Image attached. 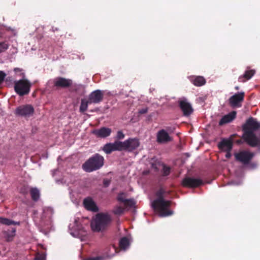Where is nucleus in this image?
<instances>
[{
  "instance_id": "1",
  "label": "nucleus",
  "mask_w": 260,
  "mask_h": 260,
  "mask_svg": "<svg viewBox=\"0 0 260 260\" xmlns=\"http://www.w3.org/2000/svg\"><path fill=\"white\" fill-rule=\"evenodd\" d=\"M243 138L252 147L260 145V123L251 117L243 126Z\"/></svg>"
},
{
  "instance_id": "2",
  "label": "nucleus",
  "mask_w": 260,
  "mask_h": 260,
  "mask_svg": "<svg viewBox=\"0 0 260 260\" xmlns=\"http://www.w3.org/2000/svg\"><path fill=\"white\" fill-rule=\"evenodd\" d=\"M163 190H159L157 192V198L151 204L152 207L158 213L160 217H166L173 214V212L168 210L171 202L165 200L162 196Z\"/></svg>"
},
{
  "instance_id": "3",
  "label": "nucleus",
  "mask_w": 260,
  "mask_h": 260,
  "mask_svg": "<svg viewBox=\"0 0 260 260\" xmlns=\"http://www.w3.org/2000/svg\"><path fill=\"white\" fill-rule=\"evenodd\" d=\"M111 217L107 213H98L91 222L93 231L99 232L106 229L111 221Z\"/></svg>"
},
{
  "instance_id": "4",
  "label": "nucleus",
  "mask_w": 260,
  "mask_h": 260,
  "mask_svg": "<svg viewBox=\"0 0 260 260\" xmlns=\"http://www.w3.org/2000/svg\"><path fill=\"white\" fill-rule=\"evenodd\" d=\"M104 162V157L98 153L89 158L82 166L84 170L91 172L100 169Z\"/></svg>"
},
{
  "instance_id": "5",
  "label": "nucleus",
  "mask_w": 260,
  "mask_h": 260,
  "mask_svg": "<svg viewBox=\"0 0 260 260\" xmlns=\"http://www.w3.org/2000/svg\"><path fill=\"white\" fill-rule=\"evenodd\" d=\"M53 213V209L50 207H44L43 209V212L40 215V217H38L37 211L34 212L33 218L34 221L37 224L43 227L46 225H49L51 224V218Z\"/></svg>"
},
{
  "instance_id": "6",
  "label": "nucleus",
  "mask_w": 260,
  "mask_h": 260,
  "mask_svg": "<svg viewBox=\"0 0 260 260\" xmlns=\"http://www.w3.org/2000/svg\"><path fill=\"white\" fill-rule=\"evenodd\" d=\"M31 85V83L27 79L23 78L15 82L14 89L17 93L22 96L29 92Z\"/></svg>"
},
{
  "instance_id": "7",
  "label": "nucleus",
  "mask_w": 260,
  "mask_h": 260,
  "mask_svg": "<svg viewBox=\"0 0 260 260\" xmlns=\"http://www.w3.org/2000/svg\"><path fill=\"white\" fill-rule=\"evenodd\" d=\"M121 150L132 151L140 145L139 140L136 138H130L124 142H121Z\"/></svg>"
},
{
  "instance_id": "8",
  "label": "nucleus",
  "mask_w": 260,
  "mask_h": 260,
  "mask_svg": "<svg viewBox=\"0 0 260 260\" xmlns=\"http://www.w3.org/2000/svg\"><path fill=\"white\" fill-rule=\"evenodd\" d=\"M244 92L236 93L229 99V103L233 108L241 107V102L244 99Z\"/></svg>"
},
{
  "instance_id": "9",
  "label": "nucleus",
  "mask_w": 260,
  "mask_h": 260,
  "mask_svg": "<svg viewBox=\"0 0 260 260\" xmlns=\"http://www.w3.org/2000/svg\"><path fill=\"white\" fill-rule=\"evenodd\" d=\"M179 104L184 116H189L192 112L193 109L191 105L185 98L180 99Z\"/></svg>"
},
{
  "instance_id": "10",
  "label": "nucleus",
  "mask_w": 260,
  "mask_h": 260,
  "mask_svg": "<svg viewBox=\"0 0 260 260\" xmlns=\"http://www.w3.org/2000/svg\"><path fill=\"white\" fill-rule=\"evenodd\" d=\"M121 142L116 141L114 143L106 144L103 148V150L106 154H110L114 151H121Z\"/></svg>"
},
{
  "instance_id": "11",
  "label": "nucleus",
  "mask_w": 260,
  "mask_h": 260,
  "mask_svg": "<svg viewBox=\"0 0 260 260\" xmlns=\"http://www.w3.org/2000/svg\"><path fill=\"white\" fill-rule=\"evenodd\" d=\"M236 159L245 164L252 158L254 154L247 151H241L235 154Z\"/></svg>"
},
{
  "instance_id": "12",
  "label": "nucleus",
  "mask_w": 260,
  "mask_h": 260,
  "mask_svg": "<svg viewBox=\"0 0 260 260\" xmlns=\"http://www.w3.org/2000/svg\"><path fill=\"white\" fill-rule=\"evenodd\" d=\"M182 183L184 186L196 187L202 184L203 181L200 179L186 177L183 179Z\"/></svg>"
},
{
  "instance_id": "13",
  "label": "nucleus",
  "mask_w": 260,
  "mask_h": 260,
  "mask_svg": "<svg viewBox=\"0 0 260 260\" xmlns=\"http://www.w3.org/2000/svg\"><path fill=\"white\" fill-rule=\"evenodd\" d=\"M104 96V92L100 90H96L92 91L89 96V103H99L101 102Z\"/></svg>"
},
{
  "instance_id": "14",
  "label": "nucleus",
  "mask_w": 260,
  "mask_h": 260,
  "mask_svg": "<svg viewBox=\"0 0 260 260\" xmlns=\"http://www.w3.org/2000/svg\"><path fill=\"white\" fill-rule=\"evenodd\" d=\"M16 114L23 116H28L34 112V108L30 105H25L18 107L16 110Z\"/></svg>"
},
{
  "instance_id": "15",
  "label": "nucleus",
  "mask_w": 260,
  "mask_h": 260,
  "mask_svg": "<svg viewBox=\"0 0 260 260\" xmlns=\"http://www.w3.org/2000/svg\"><path fill=\"white\" fill-rule=\"evenodd\" d=\"M54 86L57 87L66 88L71 86L72 81L62 77H58L54 79Z\"/></svg>"
},
{
  "instance_id": "16",
  "label": "nucleus",
  "mask_w": 260,
  "mask_h": 260,
  "mask_svg": "<svg viewBox=\"0 0 260 260\" xmlns=\"http://www.w3.org/2000/svg\"><path fill=\"white\" fill-rule=\"evenodd\" d=\"M70 233L73 237H77L79 235V231L81 226L79 224V218H76L74 219V224H70L69 225Z\"/></svg>"
},
{
  "instance_id": "17",
  "label": "nucleus",
  "mask_w": 260,
  "mask_h": 260,
  "mask_svg": "<svg viewBox=\"0 0 260 260\" xmlns=\"http://www.w3.org/2000/svg\"><path fill=\"white\" fill-rule=\"evenodd\" d=\"M111 129L110 128L103 127L100 129H95L92 133L97 137L105 138L109 136L111 133Z\"/></svg>"
},
{
  "instance_id": "18",
  "label": "nucleus",
  "mask_w": 260,
  "mask_h": 260,
  "mask_svg": "<svg viewBox=\"0 0 260 260\" xmlns=\"http://www.w3.org/2000/svg\"><path fill=\"white\" fill-rule=\"evenodd\" d=\"M84 207L88 210L92 212H97L99 210L98 207L92 198L88 197L83 201Z\"/></svg>"
},
{
  "instance_id": "19",
  "label": "nucleus",
  "mask_w": 260,
  "mask_h": 260,
  "mask_svg": "<svg viewBox=\"0 0 260 260\" xmlns=\"http://www.w3.org/2000/svg\"><path fill=\"white\" fill-rule=\"evenodd\" d=\"M118 201L123 203L126 208H132L134 206L135 201L134 199L127 200L126 199L125 194L124 193H121L117 197Z\"/></svg>"
},
{
  "instance_id": "20",
  "label": "nucleus",
  "mask_w": 260,
  "mask_h": 260,
  "mask_svg": "<svg viewBox=\"0 0 260 260\" xmlns=\"http://www.w3.org/2000/svg\"><path fill=\"white\" fill-rule=\"evenodd\" d=\"M157 140L159 143H165L171 141L172 138L165 130L162 129L157 133Z\"/></svg>"
},
{
  "instance_id": "21",
  "label": "nucleus",
  "mask_w": 260,
  "mask_h": 260,
  "mask_svg": "<svg viewBox=\"0 0 260 260\" xmlns=\"http://www.w3.org/2000/svg\"><path fill=\"white\" fill-rule=\"evenodd\" d=\"M236 115V112L235 111H233L227 115H224L220 120L219 122V125H223L231 122L235 118Z\"/></svg>"
},
{
  "instance_id": "22",
  "label": "nucleus",
  "mask_w": 260,
  "mask_h": 260,
  "mask_svg": "<svg viewBox=\"0 0 260 260\" xmlns=\"http://www.w3.org/2000/svg\"><path fill=\"white\" fill-rule=\"evenodd\" d=\"M218 147L222 151H231L233 147V143L229 140H223L219 143Z\"/></svg>"
},
{
  "instance_id": "23",
  "label": "nucleus",
  "mask_w": 260,
  "mask_h": 260,
  "mask_svg": "<svg viewBox=\"0 0 260 260\" xmlns=\"http://www.w3.org/2000/svg\"><path fill=\"white\" fill-rule=\"evenodd\" d=\"M151 167L154 169V170L157 171L159 169L158 167L162 166L163 170V175L165 176H167L169 174L170 171V168L168 167H167L163 164H160L159 162H151Z\"/></svg>"
},
{
  "instance_id": "24",
  "label": "nucleus",
  "mask_w": 260,
  "mask_h": 260,
  "mask_svg": "<svg viewBox=\"0 0 260 260\" xmlns=\"http://www.w3.org/2000/svg\"><path fill=\"white\" fill-rule=\"evenodd\" d=\"M131 239L129 237H124L121 239L119 242V246L121 250H125L129 246Z\"/></svg>"
},
{
  "instance_id": "25",
  "label": "nucleus",
  "mask_w": 260,
  "mask_h": 260,
  "mask_svg": "<svg viewBox=\"0 0 260 260\" xmlns=\"http://www.w3.org/2000/svg\"><path fill=\"white\" fill-rule=\"evenodd\" d=\"M235 176L238 179V181H236L234 180L231 182L230 184H233L234 185H239L242 183V177L243 176V171L242 169L240 168L238 171H236L235 172Z\"/></svg>"
},
{
  "instance_id": "26",
  "label": "nucleus",
  "mask_w": 260,
  "mask_h": 260,
  "mask_svg": "<svg viewBox=\"0 0 260 260\" xmlns=\"http://www.w3.org/2000/svg\"><path fill=\"white\" fill-rule=\"evenodd\" d=\"M191 82L194 85L197 86H202L206 83L205 79L202 76L193 77L191 79Z\"/></svg>"
},
{
  "instance_id": "27",
  "label": "nucleus",
  "mask_w": 260,
  "mask_h": 260,
  "mask_svg": "<svg viewBox=\"0 0 260 260\" xmlns=\"http://www.w3.org/2000/svg\"><path fill=\"white\" fill-rule=\"evenodd\" d=\"M254 70H252L250 71H247L243 75V76L239 77V81L240 82H244L245 81V80L244 79H246V80H249L254 75Z\"/></svg>"
},
{
  "instance_id": "28",
  "label": "nucleus",
  "mask_w": 260,
  "mask_h": 260,
  "mask_svg": "<svg viewBox=\"0 0 260 260\" xmlns=\"http://www.w3.org/2000/svg\"><path fill=\"white\" fill-rule=\"evenodd\" d=\"M32 199L37 201L40 198V191L37 188H32L30 191Z\"/></svg>"
},
{
  "instance_id": "29",
  "label": "nucleus",
  "mask_w": 260,
  "mask_h": 260,
  "mask_svg": "<svg viewBox=\"0 0 260 260\" xmlns=\"http://www.w3.org/2000/svg\"><path fill=\"white\" fill-rule=\"evenodd\" d=\"M0 223L8 225H10L11 224H19V222H15L13 220L2 217H0Z\"/></svg>"
},
{
  "instance_id": "30",
  "label": "nucleus",
  "mask_w": 260,
  "mask_h": 260,
  "mask_svg": "<svg viewBox=\"0 0 260 260\" xmlns=\"http://www.w3.org/2000/svg\"><path fill=\"white\" fill-rule=\"evenodd\" d=\"M16 233V229L15 228L12 229L11 230H8L6 232V236L8 241H11L12 238L15 236Z\"/></svg>"
},
{
  "instance_id": "31",
  "label": "nucleus",
  "mask_w": 260,
  "mask_h": 260,
  "mask_svg": "<svg viewBox=\"0 0 260 260\" xmlns=\"http://www.w3.org/2000/svg\"><path fill=\"white\" fill-rule=\"evenodd\" d=\"M89 103V101H87L84 99H82L81 100V103L80 107V111L81 112H85L87 108H88V103Z\"/></svg>"
},
{
  "instance_id": "32",
  "label": "nucleus",
  "mask_w": 260,
  "mask_h": 260,
  "mask_svg": "<svg viewBox=\"0 0 260 260\" xmlns=\"http://www.w3.org/2000/svg\"><path fill=\"white\" fill-rule=\"evenodd\" d=\"M124 210V209L122 207L120 206H116L114 208L113 212L114 214L120 215L123 213Z\"/></svg>"
},
{
  "instance_id": "33",
  "label": "nucleus",
  "mask_w": 260,
  "mask_h": 260,
  "mask_svg": "<svg viewBox=\"0 0 260 260\" xmlns=\"http://www.w3.org/2000/svg\"><path fill=\"white\" fill-rule=\"evenodd\" d=\"M9 47V45L6 42L0 43V53L5 51Z\"/></svg>"
},
{
  "instance_id": "34",
  "label": "nucleus",
  "mask_w": 260,
  "mask_h": 260,
  "mask_svg": "<svg viewBox=\"0 0 260 260\" xmlns=\"http://www.w3.org/2000/svg\"><path fill=\"white\" fill-rule=\"evenodd\" d=\"M46 255L45 253H38L35 260H46Z\"/></svg>"
},
{
  "instance_id": "35",
  "label": "nucleus",
  "mask_w": 260,
  "mask_h": 260,
  "mask_svg": "<svg viewBox=\"0 0 260 260\" xmlns=\"http://www.w3.org/2000/svg\"><path fill=\"white\" fill-rule=\"evenodd\" d=\"M124 134L121 131H119L117 132L116 138L118 140H121L123 139L124 138Z\"/></svg>"
},
{
  "instance_id": "36",
  "label": "nucleus",
  "mask_w": 260,
  "mask_h": 260,
  "mask_svg": "<svg viewBox=\"0 0 260 260\" xmlns=\"http://www.w3.org/2000/svg\"><path fill=\"white\" fill-rule=\"evenodd\" d=\"M6 74L3 71H0V84L4 81L5 77H6Z\"/></svg>"
},
{
  "instance_id": "37",
  "label": "nucleus",
  "mask_w": 260,
  "mask_h": 260,
  "mask_svg": "<svg viewBox=\"0 0 260 260\" xmlns=\"http://www.w3.org/2000/svg\"><path fill=\"white\" fill-rule=\"evenodd\" d=\"M147 111H148V109L147 108H143L139 110V113L141 114H145V113H147Z\"/></svg>"
},
{
  "instance_id": "38",
  "label": "nucleus",
  "mask_w": 260,
  "mask_h": 260,
  "mask_svg": "<svg viewBox=\"0 0 260 260\" xmlns=\"http://www.w3.org/2000/svg\"><path fill=\"white\" fill-rule=\"evenodd\" d=\"M110 182V180H105L104 181V185L105 186H108L109 185Z\"/></svg>"
},
{
  "instance_id": "39",
  "label": "nucleus",
  "mask_w": 260,
  "mask_h": 260,
  "mask_svg": "<svg viewBox=\"0 0 260 260\" xmlns=\"http://www.w3.org/2000/svg\"><path fill=\"white\" fill-rule=\"evenodd\" d=\"M230 151H226V154H225V157H226L227 158H230V157L231 156V154Z\"/></svg>"
},
{
  "instance_id": "40",
  "label": "nucleus",
  "mask_w": 260,
  "mask_h": 260,
  "mask_svg": "<svg viewBox=\"0 0 260 260\" xmlns=\"http://www.w3.org/2000/svg\"><path fill=\"white\" fill-rule=\"evenodd\" d=\"M7 29L12 31L13 32H14V34H15L16 33V30L14 29L11 28L10 27H7Z\"/></svg>"
},
{
  "instance_id": "41",
  "label": "nucleus",
  "mask_w": 260,
  "mask_h": 260,
  "mask_svg": "<svg viewBox=\"0 0 260 260\" xmlns=\"http://www.w3.org/2000/svg\"><path fill=\"white\" fill-rule=\"evenodd\" d=\"M256 165L255 164H251V165H250V167L251 168H252V169H253V168H255V167H256Z\"/></svg>"
},
{
  "instance_id": "42",
  "label": "nucleus",
  "mask_w": 260,
  "mask_h": 260,
  "mask_svg": "<svg viewBox=\"0 0 260 260\" xmlns=\"http://www.w3.org/2000/svg\"><path fill=\"white\" fill-rule=\"evenodd\" d=\"M56 171H57V170H54V171H53V172H52V175H53V176H54V175L55 172Z\"/></svg>"
},
{
  "instance_id": "43",
  "label": "nucleus",
  "mask_w": 260,
  "mask_h": 260,
  "mask_svg": "<svg viewBox=\"0 0 260 260\" xmlns=\"http://www.w3.org/2000/svg\"><path fill=\"white\" fill-rule=\"evenodd\" d=\"M114 256V255H112L111 256H107V257H108L109 258H111L112 257H113Z\"/></svg>"
},
{
  "instance_id": "44",
  "label": "nucleus",
  "mask_w": 260,
  "mask_h": 260,
  "mask_svg": "<svg viewBox=\"0 0 260 260\" xmlns=\"http://www.w3.org/2000/svg\"><path fill=\"white\" fill-rule=\"evenodd\" d=\"M235 89H237V90H238L239 89V87L238 86L235 87Z\"/></svg>"
}]
</instances>
